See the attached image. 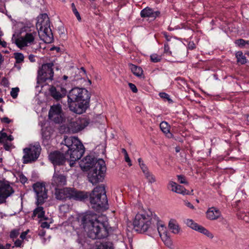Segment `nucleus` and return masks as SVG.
I'll return each instance as SVG.
<instances>
[{
    "instance_id": "nucleus-35",
    "label": "nucleus",
    "mask_w": 249,
    "mask_h": 249,
    "mask_svg": "<svg viewBox=\"0 0 249 249\" xmlns=\"http://www.w3.org/2000/svg\"><path fill=\"white\" fill-rule=\"evenodd\" d=\"M71 9H72V12L75 15V16L76 17L77 20L79 21H81V16H80V15L79 13L78 12V11H77V9L76 8L75 4L74 3H72L71 4Z\"/></svg>"
},
{
    "instance_id": "nucleus-41",
    "label": "nucleus",
    "mask_w": 249,
    "mask_h": 249,
    "mask_svg": "<svg viewBox=\"0 0 249 249\" xmlns=\"http://www.w3.org/2000/svg\"><path fill=\"white\" fill-rule=\"evenodd\" d=\"M177 184L174 181H170L168 184V188L169 189H170L172 191L175 192V190H176V187L177 186Z\"/></svg>"
},
{
    "instance_id": "nucleus-23",
    "label": "nucleus",
    "mask_w": 249,
    "mask_h": 249,
    "mask_svg": "<svg viewBox=\"0 0 249 249\" xmlns=\"http://www.w3.org/2000/svg\"><path fill=\"white\" fill-rule=\"evenodd\" d=\"M168 227L173 233H178L180 232V228L176 220L171 219L169 222Z\"/></svg>"
},
{
    "instance_id": "nucleus-46",
    "label": "nucleus",
    "mask_w": 249,
    "mask_h": 249,
    "mask_svg": "<svg viewBox=\"0 0 249 249\" xmlns=\"http://www.w3.org/2000/svg\"><path fill=\"white\" fill-rule=\"evenodd\" d=\"M128 85H129L130 89H131V90L134 93H137L138 92L137 88L136 86L134 84L129 83L128 84Z\"/></svg>"
},
{
    "instance_id": "nucleus-33",
    "label": "nucleus",
    "mask_w": 249,
    "mask_h": 249,
    "mask_svg": "<svg viewBox=\"0 0 249 249\" xmlns=\"http://www.w3.org/2000/svg\"><path fill=\"white\" fill-rule=\"evenodd\" d=\"M189 191L187 190L183 186L177 185L175 192L183 195L188 194Z\"/></svg>"
},
{
    "instance_id": "nucleus-2",
    "label": "nucleus",
    "mask_w": 249,
    "mask_h": 249,
    "mask_svg": "<svg viewBox=\"0 0 249 249\" xmlns=\"http://www.w3.org/2000/svg\"><path fill=\"white\" fill-rule=\"evenodd\" d=\"M81 165L86 171L91 169L88 174V178L93 184L102 181L104 179L106 166L103 159L96 160L93 156L88 155L83 159Z\"/></svg>"
},
{
    "instance_id": "nucleus-50",
    "label": "nucleus",
    "mask_w": 249,
    "mask_h": 249,
    "mask_svg": "<svg viewBox=\"0 0 249 249\" xmlns=\"http://www.w3.org/2000/svg\"><path fill=\"white\" fill-rule=\"evenodd\" d=\"M1 84L3 86L7 87L9 84V81L6 77H3L1 80Z\"/></svg>"
},
{
    "instance_id": "nucleus-19",
    "label": "nucleus",
    "mask_w": 249,
    "mask_h": 249,
    "mask_svg": "<svg viewBox=\"0 0 249 249\" xmlns=\"http://www.w3.org/2000/svg\"><path fill=\"white\" fill-rule=\"evenodd\" d=\"M206 218L210 220H215L221 216L220 211L217 208H209L206 213Z\"/></svg>"
},
{
    "instance_id": "nucleus-49",
    "label": "nucleus",
    "mask_w": 249,
    "mask_h": 249,
    "mask_svg": "<svg viewBox=\"0 0 249 249\" xmlns=\"http://www.w3.org/2000/svg\"><path fill=\"white\" fill-rule=\"evenodd\" d=\"M125 161L128 163L129 166H132L131 161L129 157L128 154L124 156Z\"/></svg>"
},
{
    "instance_id": "nucleus-11",
    "label": "nucleus",
    "mask_w": 249,
    "mask_h": 249,
    "mask_svg": "<svg viewBox=\"0 0 249 249\" xmlns=\"http://www.w3.org/2000/svg\"><path fill=\"white\" fill-rule=\"evenodd\" d=\"M49 159L54 166L63 165L67 160H69V158L67 157L66 153L64 154L58 151L50 153Z\"/></svg>"
},
{
    "instance_id": "nucleus-29",
    "label": "nucleus",
    "mask_w": 249,
    "mask_h": 249,
    "mask_svg": "<svg viewBox=\"0 0 249 249\" xmlns=\"http://www.w3.org/2000/svg\"><path fill=\"white\" fill-rule=\"evenodd\" d=\"M62 113L61 106L60 104L53 105L51 107L49 115Z\"/></svg>"
},
{
    "instance_id": "nucleus-15",
    "label": "nucleus",
    "mask_w": 249,
    "mask_h": 249,
    "mask_svg": "<svg viewBox=\"0 0 249 249\" xmlns=\"http://www.w3.org/2000/svg\"><path fill=\"white\" fill-rule=\"evenodd\" d=\"M89 124L88 119L83 118L79 122H73L70 124L69 129L73 133H77L85 128Z\"/></svg>"
},
{
    "instance_id": "nucleus-25",
    "label": "nucleus",
    "mask_w": 249,
    "mask_h": 249,
    "mask_svg": "<svg viewBox=\"0 0 249 249\" xmlns=\"http://www.w3.org/2000/svg\"><path fill=\"white\" fill-rule=\"evenodd\" d=\"M129 66L132 72L138 77H142L143 75V70L140 67L137 66L133 64H129Z\"/></svg>"
},
{
    "instance_id": "nucleus-53",
    "label": "nucleus",
    "mask_w": 249,
    "mask_h": 249,
    "mask_svg": "<svg viewBox=\"0 0 249 249\" xmlns=\"http://www.w3.org/2000/svg\"><path fill=\"white\" fill-rule=\"evenodd\" d=\"M46 235V234H38V235L39 236V238L41 240V241L43 243H45V242L46 241V239L45 238Z\"/></svg>"
},
{
    "instance_id": "nucleus-28",
    "label": "nucleus",
    "mask_w": 249,
    "mask_h": 249,
    "mask_svg": "<svg viewBox=\"0 0 249 249\" xmlns=\"http://www.w3.org/2000/svg\"><path fill=\"white\" fill-rule=\"evenodd\" d=\"M235 56L237 59V62L241 65H244L247 63V60L246 56L243 55L242 51H238L235 53Z\"/></svg>"
},
{
    "instance_id": "nucleus-12",
    "label": "nucleus",
    "mask_w": 249,
    "mask_h": 249,
    "mask_svg": "<svg viewBox=\"0 0 249 249\" xmlns=\"http://www.w3.org/2000/svg\"><path fill=\"white\" fill-rule=\"evenodd\" d=\"M36 34L35 32L27 33L24 36H21L16 39L15 44L20 49L27 46L29 44L31 45L35 41Z\"/></svg>"
},
{
    "instance_id": "nucleus-24",
    "label": "nucleus",
    "mask_w": 249,
    "mask_h": 249,
    "mask_svg": "<svg viewBox=\"0 0 249 249\" xmlns=\"http://www.w3.org/2000/svg\"><path fill=\"white\" fill-rule=\"evenodd\" d=\"M32 214V218L35 219L36 217L37 216L38 218H43L45 215V212L43 210V208L41 206H37Z\"/></svg>"
},
{
    "instance_id": "nucleus-9",
    "label": "nucleus",
    "mask_w": 249,
    "mask_h": 249,
    "mask_svg": "<svg viewBox=\"0 0 249 249\" xmlns=\"http://www.w3.org/2000/svg\"><path fill=\"white\" fill-rule=\"evenodd\" d=\"M53 66L54 64L52 62L42 65L38 71V79L41 82H44L47 80H53L54 75L53 69Z\"/></svg>"
},
{
    "instance_id": "nucleus-3",
    "label": "nucleus",
    "mask_w": 249,
    "mask_h": 249,
    "mask_svg": "<svg viewBox=\"0 0 249 249\" xmlns=\"http://www.w3.org/2000/svg\"><path fill=\"white\" fill-rule=\"evenodd\" d=\"M153 219L156 221L159 233H166V227L163 222L160 220L156 215H153L152 212L149 210L136 215L133 221L134 227L137 231L145 232L151 227Z\"/></svg>"
},
{
    "instance_id": "nucleus-58",
    "label": "nucleus",
    "mask_w": 249,
    "mask_h": 249,
    "mask_svg": "<svg viewBox=\"0 0 249 249\" xmlns=\"http://www.w3.org/2000/svg\"><path fill=\"white\" fill-rule=\"evenodd\" d=\"M10 235V237L11 239H12L13 241L15 239H16L18 234H9Z\"/></svg>"
},
{
    "instance_id": "nucleus-27",
    "label": "nucleus",
    "mask_w": 249,
    "mask_h": 249,
    "mask_svg": "<svg viewBox=\"0 0 249 249\" xmlns=\"http://www.w3.org/2000/svg\"><path fill=\"white\" fill-rule=\"evenodd\" d=\"M165 245L170 248L173 245L172 240L170 234H159Z\"/></svg>"
},
{
    "instance_id": "nucleus-32",
    "label": "nucleus",
    "mask_w": 249,
    "mask_h": 249,
    "mask_svg": "<svg viewBox=\"0 0 249 249\" xmlns=\"http://www.w3.org/2000/svg\"><path fill=\"white\" fill-rule=\"evenodd\" d=\"M14 57L16 63L20 64L24 62V56L22 53H14Z\"/></svg>"
},
{
    "instance_id": "nucleus-7",
    "label": "nucleus",
    "mask_w": 249,
    "mask_h": 249,
    "mask_svg": "<svg viewBox=\"0 0 249 249\" xmlns=\"http://www.w3.org/2000/svg\"><path fill=\"white\" fill-rule=\"evenodd\" d=\"M71 144L67 145L68 150L66 152L70 160V165L71 167L75 164V161L79 160L85 153V147L79 140L76 137H72Z\"/></svg>"
},
{
    "instance_id": "nucleus-57",
    "label": "nucleus",
    "mask_w": 249,
    "mask_h": 249,
    "mask_svg": "<svg viewBox=\"0 0 249 249\" xmlns=\"http://www.w3.org/2000/svg\"><path fill=\"white\" fill-rule=\"evenodd\" d=\"M14 140V138L12 136V135H9V136H8L7 135V138H6V142H7L8 141H12Z\"/></svg>"
},
{
    "instance_id": "nucleus-44",
    "label": "nucleus",
    "mask_w": 249,
    "mask_h": 249,
    "mask_svg": "<svg viewBox=\"0 0 249 249\" xmlns=\"http://www.w3.org/2000/svg\"><path fill=\"white\" fill-rule=\"evenodd\" d=\"M3 143V147L4 149L6 151H9L11 149L12 146V144L10 142H5Z\"/></svg>"
},
{
    "instance_id": "nucleus-18",
    "label": "nucleus",
    "mask_w": 249,
    "mask_h": 249,
    "mask_svg": "<svg viewBox=\"0 0 249 249\" xmlns=\"http://www.w3.org/2000/svg\"><path fill=\"white\" fill-rule=\"evenodd\" d=\"M140 15L142 18H151L156 19L160 16V12L159 11H154L152 8L146 7L141 11Z\"/></svg>"
},
{
    "instance_id": "nucleus-8",
    "label": "nucleus",
    "mask_w": 249,
    "mask_h": 249,
    "mask_svg": "<svg viewBox=\"0 0 249 249\" xmlns=\"http://www.w3.org/2000/svg\"><path fill=\"white\" fill-rule=\"evenodd\" d=\"M33 188L36 195V205H42L48 198V190L45 183L37 182L33 185Z\"/></svg>"
},
{
    "instance_id": "nucleus-63",
    "label": "nucleus",
    "mask_w": 249,
    "mask_h": 249,
    "mask_svg": "<svg viewBox=\"0 0 249 249\" xmlns=\"http://www.w3.org/2000/svg\"><path fill=\"white\" fill-rule=\"evenodd\" d=\"M29 58L31 62H34L35 61L34 59V56L33 55H30Z\"/></svg>"
},
{
    "instance_id": "nucleus-60",
    "label": "nucleus",
    "mask_w": 249,
    "mask_h": 249,
    "mask_svg": "<svg viewBox=\"0 0 249 249\" xmlns=\"http://www.w3.org/2000/svg\"><path fill=\"white\" fill-rule=\"evenodd\" d=\"M189 48L191 50H193L194 49H195L196 48V46H195V44H194V43H193L192 44H189Z\"/></svg>"
},
{
    "instance_id": "nucleus-13",
    "label": "nucleus",
    "mask_w": 249,
    "mask_h": 249,
    "mask_svg": "<svg viewBox=\"0 0 249 249\" xmlns=\"http://www.w3.org/2000/svg\"><path fill=\"white\" fill-rule=\"evenodd\" d=\"M14 193L13 188L8 183L0 184V204L5 203L6 199Z\"/></svg>"
},
{
    "instance_id": "nucleus-31",
    "label": "nucleus",
    "mask_w": 249,
    "mask_h": 249,
    "mask_svg": "<svg viewBox=\"0 0 249 249\" xmlns=\"http://www.w3.org/2000/svg\"><path fill=\"white\" fill-rule=\"evenodd\" d=\"M96 249H114L112 243L107 242L101 243Z\"/></svg>"
},
{
    "instance_id": "nucleus-61",
    "label": "nucleus",
    "mask_w": 249,
    "mask_h": 249,
    "mask_svg": "<svg viewBox=\"0 0 249 249\" xmlns=\"http://www.w3.org/2000/svg\"><path fill=\"white\" fill-rule=\"evenodd\" d=\"M20 238L21 239V240L23 241L24 239L26 238L27 234H20Z\"/></svg>"
},
{
    "instance_id": "nucleus-37",
    "label": "nucleus",
    "mask_w": 249,
    "mask_h": 249,
    "mask_svg": "<svg viewBox=\"0 0 249 249\" xmlns=\"http://www.w3.org/2000/svg\"><path fill=\"white\" fill-rule=\"evenodd\" d=\"M234 43L240 48H243L245 46V40L242 38L235 40Z\"/></svg>"
},
{
    "instance_id": "nucleus-5",
    "label": "nucleus",
    "mask_w": 249,
    "mask_h": 249,
    "mask_svg": "<svg viewBox=\"0 0 249 249\" xmlns=\"http://www.w3.org/2000/svg\"><path fill=\"white\" fill-rule=\"evenodd\" d=\"M89 197L91 207L95 211L100 212L108 209V200L104 185L102 184L95 187L89 193Z\"/></svg>"
},
{
    "instance_id": "nucleus-47",
    "label": "nucleus",
    "mask_w": 249,
    "mask_h": 249,
    "mask_svg": "<svg viewBox=\"0 0 249 249\" xmlns=\"http://www.w3.org/2000/svg\"><path fill=\"white\" fill-rule=\"evenodd\" d=\"M140 166L144 174L148 171L147 166L143 163V162L140 163Z\"/></svg>"
},
{
    "instance_id": "nucleus-38",
    "label": "nucleus",
    "mask_w": 249,
    "mask_h": 249,
    "mask_svg": "<svg viewBox=\"0 0 249 249\" xmlns=\"http://www.w3.org/2000/svg\"><path fill=\"white\" fill-rule=\"evenodd\" d=\"M19 90L18 88H15L12 89L10 94L13 98L16 99L17 97Z\"/></svg>"
},
{
    "instance_id": "nucleus-34",
    "label": "nucleus",
    "mask_w": 249,
    "mask_h": 249,
    "mask_svg": "<svg viewBox=\"0 0 249 249\" xmlns=\"http://www.w3.org/2000/svg\"><path fill=\"white\" fill-rule=\"evenodd\" d=\"M145 178L148 180L149 183H152L156 181V178L155 176L149 171L144 174Z\"/></svg>"
},
{
    "instance_id": "nucleus-26",
    "label": "nucleus",
    "mask_w": 249,
    "mask_h": 249,
    "mask_svg": "<svg viewBox=\"0 0 249 249\" xmlns=\"http://www.w3.org/2000/svg\"><path fill=\"white\" fill-rule=\"evenodd\" d=\"M48 116L49 119L53 121L56 124L62 123L65 120L63 116V113L53 114L49 115Z\"/></svg>"
},
{
    "instance_id": "nucleus-42",
    "label": "nucleus",
    "mask_w": 249,
    "mask_h": 249,
    "mask_svg": "<svg viewBox=\"0 0 249 249\" xmlns=\"http://www.w3.org/2000/svg\"><path fill=\"white\" fill-rule=\"evenodd\" d=\"M7 133L0 132V143H2L6 142Z\"/></svg>"
},
{
    "instance_id": "nucleus-39",
    "label": "nucleus",
    "mask_w": 249,
    "mask_h": 249,
    "mask_svg": "<svg viewBox=\"0 0 249 249\" xmlns=\"http://www.w3.org/2000/svg\"><path fill=\"white\" fill-rule=\"evenodd\" d=\"M160 96L161 98L168 101L169 103L172 102V100L170 98L169 95L165 92L160 93Z\"/></svg>"
},
{
    "instance_id": "nucleus-55",
    "label": "nucleus",
    "mask_w": 249,
    "mask_h": 249,
    "mask_svg": "<svg viewBox=\"0 0 249 249\" xmlns=\"http://www.w3.org/2000/svg\"><path fill=\"white\" fill-rule=\"evenodd\" d=\"M49 224L47 222H42L41 224V227L42 228H49Z\"/></svg>"
},
{
    "instance_id": "nucleus-43",
    "label": "nucleus",
    "mask_w": 249,
    "mask_h": 249,
    "mask_svg": "<svg viewBox=\"0 0 249 249\" xmlns=\"http://www.w3.org/2000/svg\"><path fill=\"white\" fill-rule=\"evenodd\" d=\"M178 181L182 184H188L187 181L186 180V178L183 175H178L177 176Z\"/></svg>"
},
{
    "instance_id": "nucleus-64",
    "label": "nucleus",
    "mask_w": 249,
    "mask_h": 249,
    "mask_svg": "<svg viewBox=\"0 0 249 249\" xmlns=\"http://www.w3.org/2000/svg\"><path fill=\"white\" fill-rule=\"evenodd\" d=\"M209 238L213 239V234H206Z\"/></svg>"
},
{
    "instance_id": "nucleus-10",
    "label": "nucleus",
    "mask_w": 249,
    "mask_h": 249,
    "mask_svg": "<svg viewBox=\"0 0 249 249\" xmlns=\"http://www.w3.org/2000/svg\"><path fill=\"white\" fill-rule=\"evenodd\" d=\"M41 151L39 146H30L23 149V162L28 163L36 161L38 158Z\"/></svg>"
},
{
    "instance_id": "nucleus-59",
    "label": "nucleus",
    "mask_w": 249,
    "mask_h": 249,
    "mask_svg": "<svg viewBox=\"0 0 249 249\" xmlns=\"http://www.w3.org/2000/svg\"><path fill=\"white\" fill-rule=\"evenodd\" d=\"M80 70L83 72V75H86V71L84 67H81L80 68Z\"/></svg>"
},
{
    "instance_id": "nucleus-48",
    "label": "nucleus",
    "mask_w": 249,
    "mask_h": 249,
    "mask_svg": "<svg viewBox=\"0 0 249 249\" xmlns=\"http://www.w3.org/2000/svg\"><path fill=\"white\" fill-rule=\"evenodd\" d=\"M0 120H1V123L7 124H9L12 121L11 120H10L7 117H4L3 118H1Z\"/></svg>"
},
{
    "instance_id": "nucleus-20",
    "label": "nucleus",
    "mask_w": 249,
    "mask_h": 249,
    "mask_svg": "<svg viewBox=\"0 0 249 249\" xmlns=\"http://www.w3.org/2000/svg\"><path fill=\"white\" fill-rule=\"evenodd\" d=\"M89 193L87 192L71 189V199L76 200L84 201L89 198Z\"/></svg>"
},
{
    "instance_id": "nucleus-16",
    "label": "nucleus",
    "mask_w": 249,
    "mask_h": 249,
    "mask_svg": "<svg viewBox=\"0 0 249 249\" xmlns=\"http://www.w3.org/2000/svg\"><path fill=\"white\" fill-rule=\"evenodd\" d=\"M71 189L70 188H55V195L57 199L65 201L71 199Z\"/></svg>"
},
{
    "instance_id": "nucleus-6",
    "label": "nucleus",
    "mask_w": 249,
    "mask_h": 249,
    "mask_svg": "<svg viewBox=\"0 0 249 249\" xmlns=\"http://www.w3.org/2000/svg\"><path fill=\"white\" fill-rule=\"evenodd\" d=\"M36 26L41 39L46 43H51L53 40L49 18L47 14H42L38 17Z\"/></svg>"
},
{
    "instance_id": "nucleus-36",
    "label": "nucleus",
    "mask_w": 249,
    "mask_h": 249,
    "mask_svg": "<svg viewBox=\"0 0 249 249\" xmlns=\"http://www.w3.org/2000/svg\"><path fill=\"white\" fill-rule=\"evenodd\" d=\"M161 59V55H158L156 53H153L150 55V60L154 63L159 62Z\"/></svg>"
},
{
    "instance_id": "nucleus-1",
    "label": "nucleus",
    "mask_w": 249,
    "mask_h": 249,
    "mask_svg": "<svg viewBox=\"0 0 249 249\" xmlns=\"http://www.w3.org/2000/svg\"><path fill=\"white\" fill-rule=\"evenodd\" d=\"M89 100L90 94L85 89L73 88L68 95V103L70 109L78 114L86 111L89 107Z\"/></svg>"
},
{
    "instance_id": "nucleus-51",
    "label": "nucleus",
    "mask_w": 249,
    "mask_h": 249,
    "mask_svg": "<svg viewBox=\"0 0 249 249\" xmlns=\"http://www.w3.org/2000/svg\"><path fill=\"white\" fill-rule=\"evenodd\" d=\"M22 243V241L21 240L18 239H16V241L14 242V244L16 247H20Z\"/></svg>"
},
{
    "instance_id": "nucleus-54",
    "label": "nucleus",
    "mask_w": 249,
    "mask_h": 249,
    "mask_svg": "<svg viewBox=\"0 0 249 249\" xmlns=\"http://www.w3.org/2000/svg\"><path fill=\"white\" fill-rule=\"evenodd\" d=\"M185 205L189 208H190V209H195V207L193 205V204H192L190 202H185Z\"/></svg>"
},
{
    "instance_id": "nucleus-40",
    "label": "nucleus",
    "mask_w": 249,
    "mask_h": 249,
    "mask_svg": "<svg viewBox=\"0 0 249 249\" xmlns=\"http://www.w3.org/2000/svg\"><path fill=\"white\" fill-rule=\"evenodd\" d=\"M164 53L172 55V52L170 51L169 46L167 43H165L164 45Z\"/></svg>"
},
{
    "instance_id": "nucleus-62",
    "label": "nucleus",
    "mask_w": 249,
    "mask_h": 249,
    "mask_svg": "<svg viewBox=\"0 0 249 249\" xmlns=\"http://www.w3.org/2000/svg\"><path fill=\"white\" fill-rule=\"evenodd\" d=\"M122 152L124 154V156L126 155H126L128 154L126 149H124V148H122Z\"/></svg>"
},
{
    "instance_id": "nucleus-14",
    "label": "nucleus",
    "mask_w": 249,
    "mask_h": 249,
    "mask_svg": "<svg viewBox=\"0 0 249 249\" xmlns=\"http://www.w3.org/2000/svg\"><path fill=\"white\" fill-rule=\"evenodd\" d=\"M67 178L66 177L60 173L59 172H54L51 184L55 188L63 187L66 185Z\"/></svg>"
},
{
    "instance_id": "nucleus-45",
    "label": "nucleus",
    "mask_w": 249,
    "mask_h": 249,
    "mask_svg": "<svg viewBox=\"0 0 249 249\" xmlns=\"http://www.w3.org/2000/svg\"><path fill=\"white\" fill-rule=\"evenodd\" d=\"M19 179L21 183L24 184L27 181V178L22 174L19 176Z\"/></svg>"
},
{
    "instance_id": "nucleus-52",
    "label": "nucleus",
    "mask_w": 249,
    "mask_h": 249,
    "mask_svg": "<svg viewBox=\"0 0 249 249\" xmlns=\"http://www.w3.org/2000/svg\"><path fill=\"white\" fill-rule=\"evenodd\" d=\"M11 246L9 243H6L5 246L0 244V249H9Z\"/></svg>"
},
{
    "instance_id": "nucleus-22",
    "label": "nucleus",
    "mask_w": 249,
    "mask_h": 249,
    "mask_svg": "<svg viewBox=\"0 0 249 249\" xmlns=\"http://www.w3.org/2000/svg\"><path fill=\"white\" fill-rule=\"evenodd\" d=\"M86 234H78V239H77L78 242L79 244H81L84 245V244L86 242V241H83L82 239H80L82 237ZM87 237L90 238H92V239H95L97 238H105L107 237L109 234H86Z\"/></svg>"
},
{
    "instance_id": "nucleus-30",
    "label": "nucleus",
    "mask_w": 249,
    "mask_h": 249,
    "mask_svg": "<svg viewBox=\"0 0 249 249\" xmlns=\"http://www.w3.org/2000/svg\"><path fill=\"white\" fill-rule=\"evenodd\" d=\"M161 130L165 134L170 133V125L165 121L162 122L160 125Z\"/></svg>"
},
{
    "instance_id": "nucleus-17",
    "label": "nucleus",
    "mask_w": 249,
    "mask_h": 249,
    "mask_svg": "<svg viewBox=\"0 0 249 249\" xmlns=\"http://www.w3.org/2000/svg\"><path fill=\"white\" fill-rule=\"evenodd\" d=\"M49 91L51 96L56 100H59L64 97L67 93L66 89L60 86H52Z\"/></svg>"
},
{
    "instance_id": "nucleus-4",
    "label": "nucleus",
    "mask_w": 249,
    "mask_h": 249,
    "mask_svg": "<svg viewBox=\"0 0 249 249\" xmlns=\"http://www.w3.org/2000/svg\"><path fill=\"white\" fill-rule=\"evenodd\" d=\"M80 218L82 228L87 233H100L102 229H104L107 233L114 231L113 228L108 227L105 222H101L99 216L94 213L86 212L82 214Z\"/></svg>"
},
{
    "instance_id": "nucleus-56",
    "label": "nucleus",
    "mask_w": 249,
    "mask_h": 249,
    "mask_svg": "<svg viewBox=\"0 0 249 249\" xmlns=\"http://www.w3.org/2000/svg\"><path fill=\"white\" fill-rule=\"evenodd\" d=\"M0 45L2 46L3 47H6L7 46L6 42L4 40H1L0 39Z\"/></svg>"
},
{
    "instance_id": "nucleus-21",
    "label": "nucleus",
    "mask_w": 249,
    "mask_h": 249,
    "mask_svg": "<svg viewBox=\"0 0 249 249\" xmlns=\"http://www.w3.org/2000/svg\"><path fill=\"white\" fill-rule=\"evenodd\" d=\"M187 226L201 233H207V231L203 227L195 223L191 219H187L186 221Z\"/></svg>"
}]
</instances>
